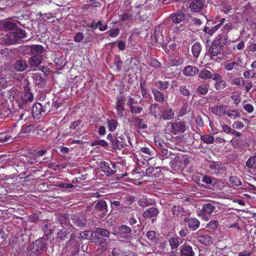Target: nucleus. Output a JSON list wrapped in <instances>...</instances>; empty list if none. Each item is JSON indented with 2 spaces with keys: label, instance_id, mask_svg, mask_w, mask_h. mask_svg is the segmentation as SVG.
<instances>
[{
  "label": "nucleus",
  "instance_id": "nucleus-18",
  "mask_svg": "<svg viewBox=\"0 0 256 256\" xmlns=\"http://www.w3.org/2000/svg\"><path fill=\"white\" fill-rule=\"evenodd\" d=\"M204 6V2L201 0H193L190 4L191 10L194 12L200 11Z\"/></svg>",
  "mask_w": 256,
  "mask_h": 256
},
{
  "label": "nucleus",
  "instance_id": "nucleus-3",
  "mask_svg": "<svg viewBox=\"0 0 256 256\" xmlns=\"http://www.w3.org/2000/svg\"><path fill=\"white\" fill-rule=\"evenodd\" d=\"M21 100L22 104L17 100L16 102L18 105L20 110H26L28 108L27 104L33 100V95L29 90L24 92L21 96Z\"/></svg>",
  "mask_w": 256,
  "mask_h": 256
},
{
  "label": "nucleus",
  "instance_id": "nucleus-39",
  "mask_svg": "<svg viewBox=\"0 0 256 256\" xmlns=\"http://www.w3.org/2000/svg\"><path fill=\"white\" fill-rule=\"evenodd\" d=\"M70 216L67 214H62L59 216L58 220L62 226H67L69 222Z\"/></svg>",
  "mask_w": 256,
  "mask_h": 256
},
{
  "label": "nucleus",
  "instance_id": "nucleus-55",
  "mask_svg": "<svg viewBox=\"0 0 256 256\" xmlns=\"http://www.w3.org/2000/svg\"><path fill=\"white\" fill-rule=\"evenodd\" d=\"M91 144L92 146H101L103 147H106L108 146V142L104 140H95L92 142Z\"/></svg>",
  "mask_w": 256,
  "mask_h": 256
},
{
  "label": "nucleus",
  "instance_id": "nucleus-41",
  "mask_svg": "<svg viewBox=\"0 0 256 256\" xmlns=\"http://www.w3.org/2000/svg\"><path fill=\"white\" fill-rule=\"evenodd\" d=\"M33 79L36 84H45V80L40 74H34Z\"/></svg>",
  "mask_w": 256,
  "mask_h": 256
},
{
  "label": "nucleus",
  "instance_id": "nucleus-57",
  "mask_svg": "<svg viewBox=\"0 0 256 256\" xmlns=\"http://www.w3.org/2000/svg\"><path fill=\"white\" fill-rule=\"evenodd\" d=\"M231 84L237 86H240L244 84L242 79L241 78H236L232 79Z\"/></svg>",
  "mask_w": 256,
  "mask_h": 256
},
{
  "label": "nucleus",
  "instance_id": "nucleus-29",
  "mask_svg": "<svg viewBox=\"0 0 256 256\" xmlns=\"http://www.w3.org/2000/svg\"><path fill=\"white\" fill-rule=\"evenodd\" d=\"M198 76L203 80L210 78L212 77V74L209 70L204 69L200 70Z\"/></svg>",
  "mask_w": 256,
  "mask_h": 256
},
{
  "label": "nucleus",
  "instance_id": "nucleus-19",
  "mask_svg": "<svg viewBox=\"0 0 256 256\" xmlns=\"http://www.w3.org/2000/svg\"><path fill=\"white\" fill-rule=\"evenodd\" d=\"M32 111L34 116H38L45 112V110L41 104L36 103L32 106Z\"/></svg>",
  "mask_w": 256,
  "mask_h": 256
},
{
  "label": "nucleus",
  "instance_id": "nucleus-37",
  "mask_svg": "<svg viewBox=\"0 0 256 256\" xmlns=\"http://www.w3.org/2000/svg\"><path fill=\"white\" fill-rule=\"evenodd\" d=\"M198 240L200 242L205 244H210L212 242V238L208 235L200 236Z\"/></svg>",
  "mask_w": 256,
  "mask_h": 256
},
{
  "label": "nucleus",
  "instance_id": "nucleus-33",
  "mask_svg": "<svg viewBox=\"0 0 256 256\" xmlns=\"http://www.w3.org/2000/svg\"><path fill=\"white\" fill-rule=\"evenodd\" d=\"M224 114L232 119H235L240 116V113L236 110H226Z\"/></svg>",
  "mask_w": 256,
  "mask_h": 256
},
{
  "label": "nucleus",
  "instance_id": "nucleus-45",
  "mask_svg": "<svg viewBox=\"0 0 256 256\" xmlns=\"http://www.w3.org/2000/svg\"><path fill=\"white\" fill-rule=\"evenodd\" d=\"M181 240L180 238H170L169 243L172 249L176 248L179 246V240Z\"/></svg>",
  "mask_w": 256,
  "mask_h": 256
},
{
  "label": "nucleus",
  "instance_id": "nucleus-7",
  "mask_svg": "<svg viewBox=\"0 0 256 256\" xmlns=\"http://www.w3.org/2000/svg\"><path fill=\"white\" fill-rule=\"evenodd\" d=\"M124 100L123 96H118L116 98V108L117 110L118 114L120 118L124 116Z\"/></svg>",
  "mask_w": 256,
  "mask_h": 256
},
{
  "label": "nucleus",
  "instance_id": "nucleus-5",
  "mask_svg": "<svg viewBox=\"0 0 256 256\" xmlns=\"http://www.w3.org/2000/svg\"><path fill=\"white\" fill-rule=\"evenodd\" d=\"M222 48L212 44L208 50V55L210 56V59L215 61H218H218L222 60V58H218V56L220 54Z\"/></svg>",
  "mask_w": 256,
  "mask_h": 256
},
{
  "label": "nucleus",
  "instance_id": "nucleus-42",
  "mask_svg": "<svg viewBox=\"0 0 256 256\" xmlns=\"http://www.w3.org/2000/svg\"><path fill=\"white\" fill-rule=\"evenodd\" d=\"M96 236L100 235L102 236L108 238L110 236V232L102 228H98L95 232Z\"/></svg>",
  "mask_w": 256,
  "mask_h": 256
},
{
  "label": "nucleus",
  "instance_id": "nucleus-60",
  "mask_svg": "<svg viewBox=\"0 0 256 256\" xmlns=\"http://www.w3.org/2000/svg\"><path fill=\"white\" fill-rule=\"evenodd\" d=\"M140 151L144 154H146V156L147 157V156H152V152L148 148L146 147L141 148H140Z\"/></svg>",
  "mask_w": 256,
  "mask_h": 256
},
{
  "label": "nucleus",
  "instance_id": "nucleus-27",
  "mask_svg": "<svg viewBox=\"0 0 256 256\" xmlns=\"http://www.w3.org/2000/svg\"><path fill=\"white\" fill-rule=\"evenodd\" d=\"M172 20L176 24H178L184 20V14L182 12H178L172 15Z\"/></svg>",
  "mask_w": 256,
  "mask_h": 256
},
{
  "label": "nucleus",
  "instance_id": "nucleus-28",
  "mask_svg": "<svg viewBox=\"0 0 256 256\" xmlns=\"http://www.w3.org/2000/svg\"><path fill=\"white\" fill-rule=\"evenodd\" d=\"M158 104H152L150 106V114L152 115L156 118H158L160 116L159 108Z\"/></svg>",
  "mask_w": 256,
  "mask_h": 256
},
{
  "label": "nucleus",
  "instance_id": "nucleus-62",
  "mask_svg": "<svg viewBox=\"0 0 256 256\" xmlns=\"http://www.w3.org/2000/svg\"><path fill=\"white\" fill-rule=\"evenodd\" d=\"M243 75L245 78L250 79L255 76V73L252 72L251 70H246L244 72Z\"/></svg>",
  "mask_w": 256,
  "mask_h": 256
},
{
  "label": "nucleus",
  "instance_id": "nucleus-22",
  "mask_svg": "<svg viewBox=\"0 0 256 256\" xmlns=\"http://www.w3.org/2000/svg\"><path fill=\"white\" fill-rule=\"evenodd\" d=\"M94 210L96 211H101L103 214L107 212V204L104 200H100L96 204Z\"/></svg>",
  "mask_w": 256,
  "mask_h": 256
},
{
  "label": "nucleus",
  "instance_id": "nucleus-23",
  "mask_svg": "<svg viewBox=\"0 0 256 256\" xmlns=\"http://www.w3.org/2000/svg\"><path fill=\"white\" fill-rule=\"evenodd\" d=\"M42 62V57L40 54H35L31 56L29 60L30 65L32 66H36Z\"/></svg>",
  "mask_w": 256,
  "mask_h": 256
},
{
  "label": "nucleus",
  "instance_id": "nucleus-51",
  "mask_svg": "<svg viewBox=\"0 0 256 256\" xmlns=\"http://www.w3.org/2000/svg\"><path fill=\"white\" fill-rule=\"evenodd\" d=\"M4 28L6 30H9L14 29L16 26V24L10 21H7L4 23Z\"/></svg>",
  "mask_w": 256,
  "mask_h": 256
},
{
  "label": "nucleus",
  "instance_id": "nucleus-58",
  "mask_svg": "<svg viewBox=\"0 0 256 256\" xmlns=\"http://www.w3.org/2000/svg\"><path fill=\"white\" fill-rule=\"evenodd\" d=\"M222 130L227 134H231L232 132H233V130L228 126L226 124H222Z\"/></svg>",
  "mask_w": 256,
  "mask_h": 256
},
{
  "label": "nucleus",
  "instance_id": "nucleus-10",
  "mask_svg": "<svg viewBox=\"0 0 256 256\" xmlns=\"http://www.w3.org/2000/svg\"><path fill=\"white\" fill-rule=\"evenodd\" d=\"M34 252L37 254H41L44 250V244L42 238L38 239L35 241L33 244V248Z\"/></svg>",
  "mask_w": 256,
  "mask_h": 256
},
{
  "label": "nucleus",
  "instance_id": "nucleus-9",
  "mask_svg": "<svg viewBox=\"0 0 256 256\" xmlns=\"http://www.w3.org/2000/svg\"><path fill=\"white\" fill-rule=\"evenodd\" d=\"M72 222L79 228H82L86 224L84 217L80 214H74L71 216Z\"/></svg>",
  "mask_w": 256,
  "mask_h": 256
},
{
  "label": "nucleus",
  "instance_id": "nucleus-63",
  "mask_svg": "<svg viewBox=\"0 0 256 256\" xmlns=\"http://www.w3.org/2000/svg\"><path fill=\"white\" fill-rule=\"evenodd\" d=\"M84 39V34L80 32H78L74 36V40L76 42H79Z\"/></svg>",
  "mask_w": 256,
  "mask_h": 256
},
{
  "label": "nucleus",
  "instance_id": "nucleus-8",
  "mask_svg": "<svg viewBox=\"0 0 256 256\" xmlns=\"http://www.w3.org/2000/svg\"><path fill=\"white\" fill-rule=\"evenodd\" d=\"M180 256H194L195 254L192 247L186 244H184L180 247Z\"/></svg>",
  "mask_w": 256,
  "mask_h": 256
},
{
  "label": "nucleus",
  "instance_id": "nucleus-30",
  "mask_svg": "<svg viewBox=\"0 0 256 256\" xmlns=\"http://www.w3.org/2000/svg\"><path fill=\"white\" fill-rule=\"evenodd\" d=\"M133 120L136 124V125L139 128L142 129H145L147 128V124H146L143 119L140 118L138 117H133Z\"/></svg>",
  "mask_w": 256,
  "mask_h": 256
},
{
  "label": "nucleus",
  "instance_id": "nucleus-16",
  "mask_svg": "<svg viewBox=\"0 0 256 256\" xmlns=\"http://www.w3.org/2000/svg\"><path fill=\"white\" fill-rule=\"evenodd\" d=\"M208 166L212 170H214V173L216 176L220 174L219 170H226L225 167L218 162H212L209 164Z\"/></svg>",
  "mask_w": 256,
  "mask_h": 256
},
{
  "label": "nucleus",
  "instance_id": "nucleus-53",
  "mask_svg": "<svg viewBox=\"0 0 256 256\" xmlns=\"http://www.w3.org/2000/svg\"><path fill=\"white\" fill-rule=\"evenodd\" d=\"M218 226V220H212L206 225V228L211 230H216Z\"/></svg>",
  "mask_w": 256,
  "mask_h": 256
},
{
  "label": "nucleus",
  "instance_id": "nucleus-52",
  "mask_svg": "<svg viewBox=\"0 0 256 256\" xmlns=\"http://www.w3.org/2000/svg\"><path fill=\"white\" fill-rule=\"evenodd\" d=\"M130 112L132 114H140L142 110V108L139 106H133L130 108Z\"/></svg>",
  "mask_w": 256,
  "mask_h": 256
},
{
  "label": "nucleus",
  "instance_id": "nucleus-47",
  "mask_svg": "<svg viewBox=\"0 0 256 256\" xmlns=\"http://www.w3.org/2000/svg\"><path fill=\"white\" fill-rule=\"evenodd\" d=\"M131 232V228L126 225H122L118 228V232L120 234H128L130 233Z\"/></svg>",
  "mask_w": 256,
  "mask_h": 256
},
{
  "label": "nucleus",
  "instance_id": "nucleus-49",
  "mask_svg": "<svg viewBox=\"0 0 256 256\" xmlns=\"http://www.w3.org/2000/svg\"><path fill=\"white\" fill-rule=\"evenodd\" d=\"M230 182L234 186H240L242 184V181L236 176H232L229 179Z\"/></svg>",
  "mask_w": 256,
  "mask_h": 256
},
{
  "label": "nucleus",
  "instance_id": "nucleus-17",
  "mask_svg": "<svg viewBox=\"0 0 256 256\" xmlns=\"http://www.w3.org/2000/svg\"><path fill=\"white\" fill-rule=\"evenodd\" d=\"M100 168L107 176L114 174L116 172V170L112 168L110 164L106 162H101Z\"/></svg>",
  "mask_w": 256,
  "mask_h": 256
},
{
  "label": "nucleus",
  "instance_id": "nucleus-12",
  "mask_svg": "<svg viewBox=\"0 0 256 256\" xmlns=\"http://www.w3.org/2000/svg\"><path fill=\"white\" fill-rule=\"evenodd\" d=\"M159 213V210L157 208L152 207L146 210L143 212L142 216L145 218H151L156 217Z\"/></svg>",
  "mask_w": 256,
  "mask_h": 256
},
{
  "label": "nucleus",
  "instance_id": "nucleus-50",
  "mask_svg": "<svg viewBox=\"0 0 256 256\" xmlns=\"http://www.w3.org/2000/svg\"><path fill=\"white\" fill-rule=\"evenodd\" d=\"M239 64L236 62H226L224 64V68L230 71L234 69L236 66H238Z\"/></svg>",
  "mask_w": 256,
  "mask_h": 256
},
{
  "label": "nucleus",
  "instance_id": "nucleus-43",
  "mask_svg": "<svg viewBox=\"0 0 256 256\" xmlns=\"http://www.w3.org/2000/svg\"><path fill=\"white\" fill-rule=\"evenodd\" d=\"M172 212L174 216H178V215L184 212V210L183 208L180 206H174L172 209Z\"/></svg>",
  "mask_w": 256,
  "mask_h": 256
},
{
  "label": "nucleus",
  "instance_id": "nucleus-24",
  "mask_svg": "<svg viewBox=\"0 0 256 256\" xmlns=\"http://www.w3.org/2000/svg\"><path fill=\"white\" fill-rule=\"evenodd\" d=\"M154 202H155L152 199L148 198H142L138 202V204L142 207L152 206L154 204Z\"/></svg>",
  "mask_w": 256,
  "mask_h": 256
},
{
  "label": "nucleus",
  "instance_id": "nucleus-64",
  "mask_svg": "<svg viewBox=\"0 0 256 256\" xmlns=\"http://www.w3.org/2000/svg\"><path fill=\"white\" fill-rule=\"evenodd\" d=\"M232 127L236 129H240L244 127V124L240 121H236L232 124Z\"/></svg>",
  "mask_w": 256,
  "mask_h": 256
},
{
  "label": "nucleus",
  "instance_id": "nucleus-21",
  "mask_svg": "<svg viewBox=\"0 0 256 256\" xmlns=\"http://www.w3.org/2000/svg\"><path fill=\"white\" fill-rule=\"evenodd\" d=\"M215 209L216 206L214 204L210 203H208L204 205L202 210V213L203 214H211Z\"/></svg>",
  "mask_w": 256,
  "mask_h": 256
},
{
  "label": "nucleus",
  "instance_id": "nucleus-38",
  "mask_svg": "<svg viewBox=\"0 0 256 256\" xmlns=\"http://www.w3.org/2000/svg\"><path fill=\"white\" fill-rule=\"evenodd\" d=\"M208 85L206 84H202L198 86L196 88V92L198 94L205 95L207 94L208 91Z\"/></svg>",
  "mask_w": 256,
  "mask_h": 256
},
{
  "label": "nucleus",
  "instance_id": "nucleus-15",
  "mask_svg": "<svg viewBox=\"0 0 256 256\" xmlns=\"http://www.w3.org/2000/svg\"><path fill=\"white\" fill-rule=\"evenodd\" d=\"M152 93L154 95V100L160 103L163 104L166 100L164 94L159 90L154 88L152 90Z\"/></svg>",
  "mask_w": 256,
  "mask_h": 256
},
{
  "label": "nucleus",
  "instance_id": "nucleus-46",
  "mask_svg": "<svg viewBox=\"0 0 256 256\" xmlns=\"http://www.w3.org/2000/svg\"><path fill=\"white\" fill-rule=\"evenodd\" d=\"M226 86V82L224 80H220L218 82H216L214 84V88L216 90H221L224 89Z\"/></svg>",
  "mask_w": 256,
  "mask_h": 256
},
{
  "label": "nucleus",
  "instance_id": "nucleus-44",
  "mask_svg": "<svg viewBox=\"0 0 256 256\" xmlns=\"http://www.w3.org/2000/svg\"><path fill=\"white\" fill-rule=\"evenodd\" d=\"M200 138L202 142L207 144H212L214 142V138L210 135L202 136Z\"/></svg>",
  "mask_w": 256,
  "mask_h": 256
},
{
  "label": "nucleus",
  "instance_id": "nucleus-35",
  "mask_svg": "<svg viewBox=\"0 0 256 256\" xmlns=\"http://www.w3.org/2000/svg\"><path fill=\"white\" fill-rule=\"evenodd\" d=\"M190 88H192V86L190 85L188 86H182L180 87L179 90L180 92L184 96H188L190 94V91L189 90Z\"/></svg>",
  "mask_w": 256,
  "mask_h": 256
},
{
  "label": "nucleus",
  "instance_id": "nucleus-4",
  "mask_svg": "<svg viewBox=\"0 0 256 256\" xmlns=\"http://www.w3.org/2000/svg\"><path fill=\"white\" fill-rule=\"evenodd\" d=\"M26 36V32L22 29H16L14 32H9L7 34V39L9 44H14L17 39L24 38Z\"/></svg>",
  "mask_w": 256,
  "mask_h": 256
},
{
  "label": "nucleus",
  "instance_id": "nucleus-36",
  "mask_svg": "<svg viewBox=\"0 0 256 256\" xmlns=\"http://www.w3.org/2000/svg\"><path fill=\"white\" fill-rule=\"evenodd\" d=\"M44 50V47L40 45L33 46L31 48V52L34 55L42 54Z\"/></svg>",
  "mask_w": 256,
  "mask_h": 256
},
{
  "label": "nucleus",
  "instance_id": "nucleus-1",
  "mask_svg": "<svg viewBox=\"0 0 256 256\" xmlns=\"http://www.w3.org/2000/svg\"><path fill=\"white\" fill-rule=\"evenodd\" d=\"M14 94V90H12L9 92V100H6L5 103L3 104V106L1 110V116L2 118H7L10 117L12 114V111L11 107L13 106V100H14V96L12 95Z\"/></svg>",
  "mask_w": 256,
  "mask_h": 256
},
{
  "label": "nucleus",
  "instance_id": "nucleus-54",
  "mask_svg": "<svg viewBox=\"0 0 256 256\" xmlns=\"http://www.w3.org/2000/svg\"><path fill=\"white\" fill-rule=\"evenodd\" d=\"M63 228L61 230H60L58 232V238L60 239H64L66 236L67 235L68 232H66V228H64V226H62Z\"/></svg>",
  "mask_w": 256,
  "mask_h": 256
},
{
  "label": "nucleus",
  "instance_id": "nucleus-26",
  "mask_svg": "<svg viewBox=\"0 0 256 256\" xmlns=\"http://www.w3.org/2000/svg\"><path fill=\"white\" fill-rule=\"evenodd\" d=\"M226 38L225 36L218 35L212 44L223 48L226 44Z\"/></svg>",
  "mask_w": 256,
  "mask_h": 256
},
{
  "label": "nucleus",
  "instance_id": "nucleus-59",
  "mask_svg": "<svg viewBox=\"0 0 256 256\" xmlns=\"http://www.w3.org/2000/svg\"><path fill=\"white\" fill-rule=\"evenodd\" d=\"M22 86V87L24 89V92L26 91H28L29 90V88H28V81L26 78H23L21 80L20 82Z\"/></svg>",
  "mask_w": 256,
  "mask_h": 256
},
{
  "label": "nucleus",
  "instance_id": "nucleus-61",
  "mask_svg": "<svg viewBox=\"0 0 256 256\" xmlns=\"http://www.w3.org/2000/svg\"><path fill=\"white\" fill-rule=\"evenodd\" d=\"M58 186H59L62 188H71L74 187V186L71 184H66V183H64L62 182H60L58 184Z\"/></svg>",
  "mask_w": 256,
  "mask_h": 256
},
{
  "label": "nucleus",
  "instance_id": "nucleus-56",
  "mask_svg": "<svg viewBox=\"0 0 256 256\" xmlns=\"http://www.w3.org/2000/svg\"><path fill=\"white\" fill-rule=\"evenodd\" d=\"M146 236L150 240L156 242V234L154 230L149 231L147 232Z\"/></svg>",
  "mask_w": 256,
  "mask_h": 256
},
{
  "label": "nucleus",
  "instance_id": "nucleus-2",
  "mask_svg": "<svg viewBox=\"0 0 256 256\" xmlns=\"http://www.w3.org/2000/svg\"><path fill=\"white\" fill-rule=\"evenodd\" d=\"M126 138H128V137L124 134L120 136L118 134H117L114 136V140H112V148L114 149H121L125 148L127 146L126 144Z\"/></svg>",
  "mask_w": 256,
  "mask_h": 256
},
{
  "label": "nucleus",
  "instance_id": "nucleus-31",
  "mask_svg": "<svg viewBox=\"0 0 256 256\" xmlns=\"http://www.w3.org/2000/svg\"><path fill=\"white\" fill-rule=\"evenodd\" d=\"M226 108L222 106H216L211 108L212 113L218 116L224 114Z\"/></svg>",
  "mask_w": 256,
  "mask_h": 256
},
{
  "label": "nucleus",
  "instance_id": "nucleus-13",
  "mask_svg": "<svg viewBox=\"0 0 256 256\" xmlns=\"http://www.w3.org/2000/svg\"><path fill=\"white\" fill-rule=\"evenodd\" d=\"M184 221L188 223V228L192 230H195L199 227L200 222L196 218H186Z\"/></svg>",
  "mask_w": 256,
  "mask_h": 256
},
{
  "label": "nucleus",
  "instance_id": "nucleus-34",
  "mask_svg": "<svg viewBox=\"0 0 256 256\" xmlns=\"http://www.w3.org/2000/svg\"><path fill=\"white\" fill-rule=\"evenodd\" d=\"M192 51L194 56L195 58H198L201 51V46L198 42H196L192 46Z\"/></svg>",
  "mask_w": 256,
  "mask_h": 256
},
{
  "label": "nucleus",
  "instance_id": "nucleus-11",
  "mask_svg": "<svg viewBox=\"0 0 256 256\" xmlns=\"http://www.w3.org/2000/svg\"><path fill=\"white\" fill-rule=\"evenodd\" d=\"M246 170L250 173V170L255 171L256 170V156H251L246 162Z\"/></svg>",
  "mask_w": 256,
  "mask_h": 256
},
{
  "label": "nucleus",
  "instance_id": "nucleus-20",
  "mask_svg": "<svg viewBox=\"0 0 256 256\" xmlns=\"http://www.w3.org/2000/svg\"><path fill=\"white\" fill-rule=\"evenodd\" d=\"M14 68L18 72H23L28 68V64L25 60H20L16 62Z\"/></svg>",
  "mask_w": 256,
  "mask_h": 256
},
{
  "label": "nucleus",
  "instance_id": "nucleus-40",
  "mask_svg": "<svg viewBox=\"0 0 256 256\" xmlns=\"http://www.w3.org/2000/svg\"><path fill=\"white\" fill-rule=\"evenodd\" d=\"M220 28L219 25H216L213 26L212 28L206 26L204 29V32L206 34H208V35L212 36Z\"/></svg>",
  "mask_w": 256,
  "mask_h": 256
},
{
  "label": "nucleus",
  "instance_id": "nucleus-48",
  "mask_svg": "<svg viewBox=\"0 0 256 256\" xmlns=\"http://www.w3.org/2000/svg\"><path fill=\"white\" fill-rule=\"evenodd\" d=\"M107 123L109 130L110 132H114L118 126V122L114 120H108Z\"/></svg>",
  "mask_w": 256,
  "mask_h": 256
},
{
  "label": "nucleus",
  "instance_id": "nucleus-32",
  "mask_svg": "<svg viewBox=\"0 0 256 256\" xmlns=\"http://www.w3.org/2000/svg\"><path fill=\"white\" fill-rule=\"evenodd\" d=\"M154 86L160 90H165L168 88L169 82L168 81L158 80L154 83Z\"/></svg>",
  "mask_w": 256,
  "mask_h": 256
},
{
  "label": "nucleus",
  "instance_id": "nucleus-25",
  "mask_svg": "<svg viewBox=\"0 0 256 256\" xmlns=\"http://www.w3.org/2000/svg\"><path fill=\"white\" fill-rule=\"evenodd\" d=\"M174 116V112L172 108H168L162 112L160 118H163L164 120H170L173 118Z\"/></svg>",
  "mask_w": 256,
  "mask_h": 256
},
{
  "label": "nucleus",
  "instance_id": "nucleus-14",
  "mask_svg": "<svg viewBox=\"0 0 256 256\" xmlns=\"http://www.w3.org/2000/svg\"><path fill=\"white\" fill-rule=\"evenodd\" d=\"M198 69L192 66H187L183 70L184 74L186 76H192L198 74Z\"/></svg>",
  "mask_w": 256,
  "mask_h": 256
},
{
  "label": "nucleus",
  "instance_id": "nucleus-6",
  "mask_svg": "<svg viewBox=\"0 0 256 256\" xmlns=\"http://www.w3.org/2000/svg\"><path fill=\"white\" fill-rule=\"evenodd\" d=\"M186 130V125L184 122L175 121L171 122L170 132L173 134L184 132Z\"/></svg>",
  "mask_w": 256,
  "mask_h": 256
}]
</instances>
